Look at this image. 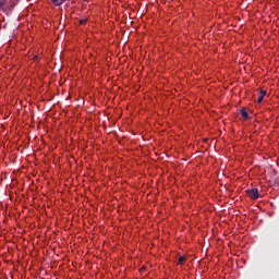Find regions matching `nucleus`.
Segmentation results:
<instances>
[{
  "label": "nucleus",
  "instance_id": "obj_1",
  "mask_svg": "<svg viewBox=\"0 0 279 279\" xmlns=\"http://www.w3.org/2000/svg\"><path fill=\"white\" fill-rule=\"evenodd\" d=\"M245 193H246V195H247L251 199H253V201H256V199L259 198V191H258V189H256V187L247 189V190L245 191Z\"/></svg>",
  "mask_w": 279,
  "mask_h": 279
},
{
  "label": "nucleus",
  "instance_id": "obj_2",
  "mask_svg": "<svg viewBox=\"0 0 279 279\" xmlns=\"http://www.w3.org/2000/svg\"><path fill=\"white\" fill-rule=\"evenodd\" d=\"M240 114L242 116V118H243L244 120H250V114H248L246 108H242V109L240 110Z\"/></svg>",
  "mask_w": 279,
  "mask_h": 279
},
{
  "label": "nucleus",
  "instance_id": "obj_3",
  "mask_svg": "<svg viewBox=\"0 0 279 279\" xmlns=\"http://www.w3.org/2000/svg\"><path fill=\"white\" fill-rule=\"evenodd\" d=\"M186 262V256H179V262L177 263L178 265L183 266Z\"/></svg>",
  "mask_w": 279,
  "mask_h": 279
},
{
  "label": "nucleus",
  "instance_id": "obj_4",
  "mask_svg": "<svg viewBox=\"0 0 279 279\" xmlns=\"http://www.w3.org/2000/svg\"><path fill=\"white\" fill-rule=\"evenodd\" d=\"M66 0H51V2L53 3V5H62L63 3H65Z\"/></svg>",
  "mask_w": 279,
  "mask_h": 279
},
{
  "label": "nucleus",
  "instance_id": "obj_5",
  "mask_svg": "<svg viewBox=\"0 0 279 279\" xmlns=\"http://www.w3.org/2000/svg\"><path fill=\"white\" fill-rule=\"evenodd\" d=\"M259 96L265 98L267 96V90H260Z\"/></svg>",
  "mask_w": 279,
  "mask_h": 279
},
{
  "label": "nucleus",
  "instance_id": "obj_6",
  "mask_svg": "<svg viewBox=\"0 0 279 279\" xmlns=\"http://www.w3.org/2000/svg\"><path fill=\"white\" fill-rule=\"evenodd\" d=\"M263 101H264L263 96L258 95L257 105H260Z\"/></svg>",
  "mask_w": 279,
  "mask_h": 279
},
{
  "label": "nucleus",
  "instance_id": "obj_7",
  "mask_svg": "<svg viewBox=\"0 0 279 279\" xmlns=\"http://www.w3.org/2000/svg\"><path fill=\"white\" fill-rule=\"evenodd\" d=\"M86 22H87V20H81L80 25H85Z\"/></svg>",
  "mask_w": 279,
  "mask_h": 279
},
{
  "label": "nucleus",
  "instance_id": "obj_8",
  "mask_svg": "<svg viewBox=\"0 0 279 279\" xmlns=\"http://www.w3.org/2000/svg\"><path fill=\"white\" fill-rule=\"evenodd\" d=\"M34 61H38V56H35V57H34Z\"/></svg>",
  "mask_w": 279,
  "mask_h": 279
}]
</instances>
